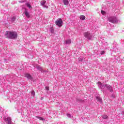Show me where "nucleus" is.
<instances>
[{"instance_id":"obj_1","label":"nucleus","mask_w":124,"mask_h":124,"mask_svg":"<svg viewBox=\"0 0 124 124\" xmlns=\"http://www.w3.org/2000/svg\"><path fill=\"white\" fill-rule=\"evenodd\" d=\"M5 36L7 38H10L11 39H15L17 38V32L15 31H8L5 34Z\"/></svg>"},{"instance_id":"obj_2","label":"nucleus","mask_w":124,"mask_h":124,"mask_svg":"<svg viewBox=\"0 0 124 124\" xmlns=\"http://www.w3.org/2000/svg\"><path fill=\"white\" fill-rule=\"evenodd\" d=\"M108 20L109 22L112 23L113 24L118 22V18H117L115 16H110L108 18Z\"/></svg>"},{"instance_id":"obj_3","label":"nucleus","mask_w":124,"mask_h":124,"mask_svg":"<svg viewBox=\"0 0 124 124\" xmlns=\"http://www.w3.org/2000/svg\"><path fill=\"white\" fill-rule=\"evenodd\" d=\"M84 35L85 37L87 38L89 40H92V38H93V34L89 32L84 33Z\"/></svg>"},{"instance_id":"obj_4","label":"nucleus","mask_w":124,"mask_h":124,"mask_svg":"<svg viewBox=\"0 0 124 124\" xmlns=\"http://www.w3.org/2000/svg\"><path fill=\"white\" fill-rule=\"evenodd\" d=\"M55 24H56V25L58 26V27H62V19H61V18L57 19L55 21Z\"/></svg>"},{"instance_id":"obj_5","label":"nucleus","mask_w":124,"mask_h":124,"mask_svg":"<svg viewBox=\"0 0 124 124\" xmlns=\"http://www.w3.org/2000/svg\"><path fill=\"white\" fill-rule=\"evenodd\" d=\"M104 87H106V88H107V89H108V90H109L110 91V92H111V93L113 92V89H112V87L108 84H106Z\"/></svg>"},{"instance_id":"obj_6","label":"nucleus","mask_w":124,"mask_h":124,"mask_svg":"<svg viewBox=\"0 0 124 124\" xmlns=\"http://www.w3.org/2000/svg\"><path fill=\"white\" fill-rule=\"evenodd\" d=\"M5 122H7L8 124H11L12 123L11 118L8 117L5 120Z\"/></svg>"},{"instance_id":"obj_7","label":"nucleus","mask_w":124,"mask_h":124,"mask_svg":"<svg viewBox=\"0 0 124 124\" xmlns=\"http://www.w3.org/2000/svg\"><path fill=\"white\" fill-rule=\"evenodd\" d=\"M25 77H26V78H27L28 79H30V80L32 79V77H31V75L29 74H26L25 75Z\"/></svg>"},{"instance_id":"obj_8","label":"nucleus","mask_w":124,"mask_h":124,"mask_svg":"<svg viewBox=\"0 0 124 124\" xmlns=\"http://www.w3.org/2000/svg\"><path fill=\"white\" fill-rule=\"evenodd\" d=\"M24 13L27 18H30L31 17L30 16V12H28V10L26 9Z\"/></svg>"},{"instance_id":"obj_9","label":"nucleus","mask_w":124,"mask_h":124,"mask_svg":"<svg viewBox=\"0 0 124 124\" xmlns=\"http://www.w3.org/2000/svg\"><path fill=\"white\" fill-rule=\"evenodd\" d=\"M63 2L64 5H68V4L69 3L68 0H63Z\"/></svg>"},{"instance_id":"obj_10","label":"nucleus","mask_w":124,"mask_h":124,"mask_svg":"<svg viewBox=\"0 0 124 124\" xmlns=\"http://www.w3.org/2000/svg\"><path fill=\"white\" fill-rule=\"evenodd\" d=\"M80 20H85L86 19V16H85L81 15L79 16Z\"/></svg>"},{"instance_id":"obj_11","label":"nucleus","mask_w":124,"mask_h":124,"mask_svg":"<svg viewBox=\"0 0 124 124\" xmlns=\"http://www.w3.org/2000/svg\"><path fill=\"white\" fill-rule=\"evenodd\" d=\"M96 99L97 101H99V102H101L102 101V99L100 97H96Z\"/></svg>"},{"instance_id":"obj_12","label":"nucleus","mask_w":124,"mask_h":124,"mask_svg":"<svg viewBox=\"0 0 124 124\" xmlns=\"http://www.w3.org/2000/svg\"><path fill=\"white\" fill-rule=\"evenodd\" d=\"M46 3V0H43L41 1V5H44Z\"/></svg>"},{"instance_id":"obj_13","label":"nucleus","mask_w":124,"mask_h":124,"mask_svg":"<svg viewBox=\"0 0 124 124\" xmlns=\"http://www.w3.org/2000/svg\"><path fill=\"white\" fill-rule=\"evenodd\" d=\"M71 44V40H67L66 41V44Z\"/></svg>"},{"instance_id":"obj_14","label":"nucleus","mask_w":124,"mask_h":124,"mask_svg":"<svg viewBox=\"0 0 124 124\" xmlns=\"http://www.w3.org/2000/svg\"><path fill=\"white\" fill-rule=\"evenodd\" d=\"M102 118L103 119H107L108 118V116L106 115H102Z\"/></svg>"},{"instance_id":"obj_15","label":"nucleus","mask_w":124,"mask_h":124,"mask_svg":"<svg viewBox=\"0 0 124 124\" xmlns=\"http://www.w3.org/2000/svg\"><path fill=\"white\" fill-rule=\"evenodd\" d=\"M31 94L32 96V97H33V96H34V95H35V93L34 91H31Z\"/></svg>"},{"instance_id":"obj_16","label":"nucleus","mask_w":124,"mask_h":124,"mask_svg":"<svg viewBox=\"0 0 124 124\" xmlns=\"http://www.w3.org/2000/svg\"><path fill=\"white\" fill-rule=\"evenodd\" d=\"M26 5L29 8H31V5L30 3H26Z\"/></svg>"},{"instance_id":"obj_17","label":"nucleus","mask_w":124,"mask_h":124,"mask_svg":"<svg viewBox=\"0 0 124 124\" xmlns=\"http://www.w3.org/2000/svg\"><path fill=\"white\" fill-rule=\"evenodd\" d=\"M37 118H38L39 120H40V121H43V119L42 118V117H37Z\"/></svg>"},{"instance_id":"obj_18","label":"nucleus","mask_w":124,"mask_h":124,"mask_svg":"<svg viewBox=\"0 0 124 124\" xmlns=\"http://www.w3.org/2000/svg\"><path fill=\"white\" fill-rule=\"evenodd\" d=\"M101 13H102V14L103 15H104V14H105V11H101Z\"/></svg>"},{"instance_id":"obj_19","label":"nucleus","mask_w":124,"mask_h":124,"mask_svg":"<svg viewBox=\"0 0 124 124\" xmlns=\"http://www.w3.org/2000/svg\"><path fill=\"white\" fill-rule=\"evenodd\" d=\"M12 20H13V21H15V20H16V17L13 16L12 17Z\"/></svg>"},{"instance_id":"obj_20","label":"nucleus","mask_w":124,"mask_h":124,"mask_svg":"<svg viewBox=\"0 0 124 124\" xmlns=\"http://www.w3.org/2000/svg\"><path fill=\"white\" fill-rule=\"evenodd\" d=\"M101 55L104 54V51H101Z\"/></svg>"},{"instance_id":"obj_21","label":"nucleus","mask_w":124,"mask_h":124,"mask_svg":"<svg viewBox=\"0 0 124 124\" xmlns=\"http://www.w3.org/2000/svg\"><path fill=\"white\" fill-rule=\"evenodd\" d=\"M51 32L53 33H54V29L51 28Z\"/></svg>"},{"instance_id":"obj_22","label":"nucleus","mask_w":124,"mask_h":124,"mask_svg":"<svg viewBox=\"0 0 124 124\" xmlns=\"http://www.w3.org/2000/svg\"><path fill=\"white\" fill-rule=\"evenodd\" d=\"M46 90H47V91H49V87H46Z\"/></svg>"},{"instance_id":"obj_23","label":"nucleus","mask_w":124,"mask_h":124,"mask_svg":"<svg viewBox=\"0 0 124 124\" xmlns=\"http://www.w3.org/2000/svg\"><path fill=\"white\" fill-rule=\"evenodd\" d=\"M80 62H83V59H81L80 60H79Z\"/></svg>"},{"instance_id":"obj_24","label":"nucleus","mask_w":124,"mask_h":124,"mask_svg":"<svg viewBox=\"0 0 124 124\" xmlns=\"http://www.w3.org/2000/svg\"><path fill=\"white\" fill-rule=\"evenodd\" d=\"M36 67L38 69H39V66H37Z\"/></svg>"},{"instance_id":"obj_25","label":"nucleus","mask_w":124,"mask_h":124,"mask_svg":"<svg viewBox=\"0 0 124 124\" xmlns=\"http://www.w3.org/2000/svg\"><path fill=\"white\" fill-rule=\"evenodd\" d=\"M98 84H99L100 85H101V82H98Z\"/></svg>"}]
</instances>
